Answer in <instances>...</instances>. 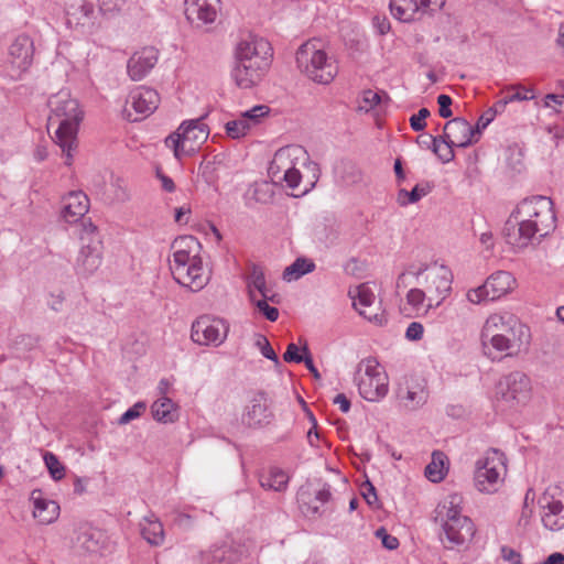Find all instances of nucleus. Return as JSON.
I'll use <instances>...</instances> for the list:
<instances>
[{
    "instance_id": "obj_1",
    "label": "nucleus",
    "mask_w": 564,
    "mask_h": 564,
    "mask_svg": "<svg viewBox=\"0 0 564 564\" xmlns=\"http://www.w3.org/2000/svg\"><path fill=\"white\" fill-rule=\"evenodd\" d=\"M454 274L451 268L440 262H413L398 275V290L412 286L405 294L404 312L409 316L424 317L438 308L452 294Z\"/></svg>"
},
{
    "instance_id": "obj_2",
    "label": "nucleus",
    "mask_w": 564,
    "mask_h": 564,
    "mask_svg": "<svg viewBox=\"0 0 564 564\" xmlns=\"http://www.w3.org/2000/svg\"><path fill=\"white\" fill-rule=\"evenodd\" d=\"M555 223L553 202L549 197L524 198L514 207L506 221V240L516 249H524L536 236L545 237L553 231Z\"/></svg>"
},
{
    "instance_id": "obj_3",
    "label": "nucleus",
    "mask_w": 564,
    "mask_h": 564,
    "mask_svg": "<svg viewBox=\"0 0 564 564\" xmlns=\"http://www.w3.org/2000/svg\"><path fill=\"white\" fill-rule=\"evenodd\" d=\"M235 56L231 76L238 87L247 89L265 76L272 64L273 50L265 39L249 34L237 44Z\"/></svg>"
},
{
    "instance_id": "obj_4",
    "label": "nucleus",
    "mask_w": 564,
    "mask_h": 564,
    "mask_svg": "<svg viewBox=\"0 0 564 564\" xmlns=\"http://www.w3.org/2000/svg\"><path fill=\"white\" fill-rule=\"evenodd\" d=\"M435 522L441 528V541L445 547L466 549L474 540L476 527L464 514V496L452 492L445 496L435 509Z\"/></svg>"
},
{
    "instance_id": "obj_5",
    "label": "nucleus",
    "mask_w": 564,
    "mask_h": 564,
    "mask_svg": "<svg viewBox=\"0 0 564 564\" xmlns=\"http://www.w3.org/2000/svg\"><path fill=\"white\" fill-rule=\"evenodd\" d=\"M51 115L48 126H57L54 141L66 158L65 164L70 165L77 148V132L83 119V111L76 99L66 90H61L48 99Z\"/></svg>"
},
{
    "instance_id": "obj_6",
    "label": "nucleus",
    "mask_w": 564,
    "mask_h": 564,
    "mask_svg": "<svg viewBox=\"0 0 564 564\" xmlns=\"http://www.w3.org/2000/svg\"><path fill=\"white\" fill-rule=\"evenodd\" d=\"M200 248L194 236H181L172 243L174 251L170 268L173 278L193 292L200 291L209 282V273L199 257Z\"/></svg>"
},
{
    "instance_id": "obj_7",
    "label": "nucleus",
    "mask_w": 564,
    "mask_h": 564,
    "mask_svg": "<svg viewBox=\"0 0 564 564\" xmlns=\"http://www.w3.org/2000/svg\"><path fill=\"white\" fill-rule=\"evenodd\" d=\"M481 340L486 347L489 343L498 351L527 350L531 340L530 328L519 321L494 313L489 315L481 330Z\"/></svg>"
},
{
    "instance_id": "obj_8",
    "label": "nucleus",
    "mask_w": 564,
    "mask_h": 564,
    "mask_svg": "<svg viewBox=\"0 0 564 564\" xmlns=\"http://www.w3.org/2000/svg\"><path fill=\"white\" fill-rule=\"evenodd\" d=\"M487 395L496 411L501 413L516 412L525 406L532 398L531 379L519 371L500 377Z\"/></svg>"
},
{
    "instance_id": "obj_9",
    "label": "nucleus",
    "mask_w": 564,
    "mask_h": 564,
    "mask_svg": "<svg viewBox=\"0 0 564 564\" xmlns=\"http://www.w3.org/2000/svg\"><path fill=\"white\" fill-rule=\"evenodd\" d=\"M507 463L505 454L498 449L486 451L475 462L473 482L475 489L484 495L496 494L505 482Z\"/></svg>"
},
{
    "instance_id": "obj_10",
    "label": "nucleus",
    "mask_w": 564,
    "mask_h": 564,
    "mask_svg": "<svg viewBox=\"0 0 564 564\" xmlns=\"http://www.w3.org/2000/svg\"><path fill=\"white\" fill-rule=\"evenodd\" d=\"M354 381L362 399L380 402L389 392V377L384 367L373 356H368L357 365Z\"/></svg>"
},
{
    "instance_id": "obj_11",
    "label": "nucleus",
    "mask_w": 564,
    "mask_h": 564,
    "mask_svg": "<svg viewBox=\"0 0 564 564\" xmlns=\"http://www.w3.org/2000/svg\"><path fill=\"white\" fill-rule=\"evenodd\" d=\"M209 129L204 122V117L185 120L165 139V145L173 150L175 159L193 155L199 147L208 139Z\"/></svg>"
},
{
    "instance_id": "obj_12",
    "label": "nucleus",
    "mask_w": 564,
    "mask_h": 564,
    "mask_svg": "<svg viewBox=\"0 0 564 564\" xmlns=\"http://www.w3.org/2000/svg\"><path fill=\"white\" fill-rule=\"evenodd\" d=\"M80 250L75 263L76 274L83 278L93 275L102 262V242L96 225L84 220L79 231Z\"/></svg>"
},
{
    "instance_id": "obj_13",
    "label": "nucleus",
    "mask_w": 564,
    "mask_h": 564,
    "mask_svg": "<svg viewBox=\"0 0 564 564\" xmlns=\"http://www.w3.org/2000/svg\"><path fill=\"white\" fill-rule=\"evenodd\" d=\"M517 288L518 281L511 272L498 270L488 275L482 284L468 289L465 297L473 305H482L508 296Z\"/></svg>"
},
{
    "instance_id": "obj_14",
    "label": "nucleus",
    "mask_w": 564,
    "mask_h": 564,
    "mask_svg": "<svg viewBox=\"0 0 564 564\" xmlns=\"http://www.w3.org/2000/svg\"><path fill=\"white\" fill-rule=\"evenodd\" d=\"M348 296L360 316L377 326L387 324L388 314L369 282L351 285L348 289Z\"/></svg>"
},
{
    "instance_id": "obj_15",
    "label": "nucleus",
    "mask_w": 564,
    "mask_h": 564,
    "mask_svg": "<svg viewBox=\"0 0 564 564\" xmlns=\"http://www.w3.org/2000/svg\"><path fill=\"white\" fill-rule=\"evenodd\" d=\"M540 517L543 527L552 532L564 529V488L549 486L539 498Z\"/></svg>"
},
{
    "instance_id": "obj_16",
    "label": "nucleus",
    "mask_w": 564,
    "mask_h": 564,
    "mask_svg": "<svg viewBox=\"0 0 564 564\" xmlns=\"http://www.w3.org/2000/svg\"><path fill=\"white\" fill-rule=\"evenodd\" d=\"M34 43L31 36L19 34L8 47L6 75L11 79H19L29 70L33 63Z\"/></svg>"
},
{
    "instance_id": "obj_17",
    "label": "nucleus",
    "mask_w": 564,
    "mask_h": 564,
    "mask_svg": "<svg viewBox=\"0 0 564 564\" xmlns=\"http://www.w3.org/2000/svg\"><path fill=\"white\" fill-rule=\"evenodd\" d=\"M304 151L299 145H288L279 149L270 163L269 174L272 177L281 178L279 176L282 173V178L285 181L288 187L294 189L301 182V173L295 167V160L303 154Z\"/></svg>"
},
{
    "instance_id": "obj_18",
    "label": "nucleus",
    "mask_w": 564,
    "mask_h": 564,
    "mask_svg": "<svg viewBox=\"0 0 564 564\" xmlns=\"http://www.w3.org/2000/svg\"><path fill=\"white\" fill-rule=\"evenodd\" d=\"M228 323L209 315L199 316L192 325L191 337L193 341L202 346H219L227 338Z\"/></svg>"
},
{
    "instance_id": "obj_19",
    "label": "nucleus",
    "mask_w": 564,
    "mask_h": 564,
    "mask_svg": "<svg viewBox=\"0 0 564 564\" xmlns=\"http://www.w3.org/2000/svg\"><path fill=\"white\" fill-rule=\"evenodd\" d=\"M159 104L160 96L156 90L140 86L130 91L123 113L129 121L135 122L150 116Z\"/></svg>"
},
{
    "instance_id": "obj_20",
    "label": "nucleus",
    "mask_w": 564,
    "mask_h": 564,
    "mask_svg": "<svg viewBox=\"0 0 564 564\" xmlns=\"http://www.w3.org/2000/svg\"><path fill=\"white\" fill-rule=\"evenodd\" d=\"M397 398L405 411L413 412L421 409L429 399L425 379L419 376H405L398 386Z\"/></svg>"
},
{
    "instance_id": "obj_21",
    "label": "nucleus",
    "mask_w": 564,
    "mask_h": 564,
    "mask_svg": "<svg viewBox=\"0 0 564 564\" xmlns=\"http://www.w3.org/2000/svg\"><path fill=\"white\" fill-rule=\"evenodd\" d=\"M159 61V51L153 46H145L135 51L127 62V74L133 82L145 78Z\"/></svg>"
},
{
    "instance_id": "obj_22",
    "label": "nucleus",
    "mask_w": 564,
    "mask_h": 564,
    "mask_svg": "<svg viewBox=\"0 0 564 564\" xmlns=\"http://www.w3.org/2000/svg\"><path fill=\"white\" fill-rule=\"evenodd\" d=\"M271 403L262 392L254 394L246 405L242 422L251 427L263 426L271 422Z\"/></svg>"
},
{
    "instance_id": "obj_23",
    "label": "nucleus",
    "mask_w": 564,
    "mask_h": 564,
    "mask_svg": "<svg viewBox=\"0 0 564 564\" xmlns=\"http://www.w3.org/2000/svg\"><path fill=\"white\" fill-rule=\"evenodd\" d=\"M29 501L32 506V516L39 524L47 525L58 519L61 510L58 503L46 498L42 490H32Z\"/></svg>"
},
{
    "instance_id": "obj_24",
    "label": "nucleus",
    "mask_w": 564,
    "mask_h": 564,
    "mask_svg": "<svg viewBox=\"0 0 564 564\" xmlns=\"http://www.w3.org/2000/svg\"><path fill=\"white\" fill-rule=\"evenodd\" d=\"M295 66L299 73L312 82L317 79V39L311 37L295 52Z\"/></svg>"
},
{
    "instance_id": "obj_25",
    "label": "nucleus",
    "mask_w": 564,
    "mask_h": 564,
    "mask_svg": "<svg viewBox=\"0 0 564 564\" xmlns=\"http://www.w3.org/2000/svg\"><path fill=\"white\" fill-rule=\"evenodd\" d=\"M220 0H185L186 19L196 25L213 23L218 14Z\"/></svg>"
},
{
    "instance_id": "obj_26",
    "label": "nucleus",
    "mask_w": 564,
    "mask_h": 564,
    "mask_svg": "<svg viewBox=\"0 0 564 564\" xmlns=\"http://www.w3.org/2000/svg\"><path fill=\"white\" fill-rule=\"evenodd\" d=\"M478 130L462 118H454L446 122L444 127V138L458 148H465L476 141Z\"/></svg>"
},
{
    "instance_id": "obj_27",
    "label": "nucleus",
    "mask_w": 564,
    "mask_h": 564,
    "mask_svg": "<svg viewBox=\"0 0 564 564\" xmlns=\"http://www.w3.org/2000/svg\"><path fill=\"white\" fill-rule=\"evenodd\" d=\"M62 218L66 223H76L89 210V198L83 191H72L63 198Z\"/></svg>"
},
{
    "instance_id": "obj_28",
    "label": "nucleus",
    "mask_w": 564,
    "mask_h": 564,
    "mask_svg": "<svg viewBox=\"0 0 564 564\" xmlns=\"http://www.w3.org/2000/svg\"><path fill=\"white\" fill-rule=\"evenodd\" d=\"M94 6L85 0H75L66 10V25L69 29H90L94 25Z\"/></svg>"
},
{
    "instance_id": "obj_29",
    "label": "nucleus",
    "mask_w": 564,
    "mask_h": 564,
    "mask_svg": "<svg viewBox=\"0 0 564 564\" xmlns=\"http://www.w3.org/2000/svg\"><path fill=\"white\" fill-rule=\"evenodd\" d=\"M246 284L250 300L258 299L257 294L270 299L272 303H279L280 296L267 286L263 269L260 265L252 264L246 276Z\"/></svg>"
},
{
    "instance_id": "obj_30",
    "label": "nucleus",
    "mask_w": 564,
    "mask_h": 564,
    "mask_svg": "<svg viewBox=\"0 0 564 564\" xmlns=\"http://www.w3.org/2000/svg\"><path fill=\"white\" fill-rule=\"evenodd\" d=\"M449 470V459L447 455L441 451H434L431 462L426 465L424 475L434 484H438L445 479Z\"/></svg>"
},
{
    "instance_id": "obj_31",
    "label": "nucleus",
    "mask_w": 564,
    "mask_h": 564,
    "mask_svg": "<svg viewBox=\"0 0 564 564\" xmlns=\"http://www.w3.org/2000/svg\"><path fill=\"white\" fill-rule=\"evenodd\" d=\"M392 15L401 22H412L422 15L419 0H390Z\"/></svg>"
},
{
    "instance_id": "obj_32",
    "label": "nucleus",
    "mask_w": 564,
    "mask_h": 564,
    "mask_svg": "<svg viewBox=\"0 0 564 564\" xmlns=\"http://www.w3.org/2000/svg\"><path fill=\"white\" fill-rule=\"evenodd\" d=\"M315 269L316 264L313 259L299 257L284 269L282 273V279L283 281L289 283L295 282L305 274L313 272Z\"/></svg>"
},
{
    "instance_id": "obj_33",
    "label": "nucleus",
    "mask_w": 564,
    "mask_h": 564,
    "mask_svg": "<svg viewBox=\"0 0 564 564\" xmlns=\"http://www.w3.org/2000/svg\"><path fill=\"white\" fill-rule=\"evenodd\" d=\"M143 538L152 545H160L164 541L163 524L154 516L143 518L140 523Z\"/></svg>"
},
{
    "instance_id": "obj_34",
    "label": "nucleus",
    "mask_w": 564,
    "mask_h": 564,
    "mask_svg": "<svg viewBox=\"0 0 564 564\" xmlns=\"http://www.w3.org/2000/svg\"><path fill=\"white\" fill-rule=\"evenodd\" d=\"M153 417L163 423H172L177 419V411L174 402L166 398L162 397L156 400L152 406Z\"/></svg>"
},
{
    "instance_id": "obj_35",
    "label": "nucleus",
    "mask_w": 564,
    "mask_h": 564,
    "mask_svg": "<svg viewBox=\"0 0 564 564\" xmlns=\"http://www.w3.org/2000/svg\"><path fill=\"white\" fill-rule=\"evenodd\" d=\"M260 485L262 488L274 491H282L286 488L289 476L279 468H271L268 474L260 476Z\"/></svg>"
},
{
    "instance_id": "obj_36",
    "label": "nucleus",
    "mask_w": 564,
    "mask_h": 564,
    "mask_svg": "<svg viewBox=\"0 0 564 564\" xmlns=\"http://www.w3.org/2000/svg\"><path fill=\"white\" fill-rule=\"evenodd\" d=\"M317 491L313 484L302 486L297 491V502L302 512L306 516L314 514L317 511L315 505Z\"/></svg>"
},
{
    "instance_id": "obj_37",
    "label": "nucleus",
    "mask_w": 564,
    "mask_h": 564,
    "mask_svg": "<svg viewBox=\"0 0 564 564\" xmlns=\"http://www.w3.org/2000/svg\"><path fill=\"white\" fill-rule=\"evenodd\" d=\"M432 191L429 183L416 184L412 191L400 189L397 195V203L404 207L410 204L417 203L421 198L425 197Z\"/></svg>"
},
{
    "instance_id": "obj_38",
    "label": "nucleus",
    "mask_w": 564,
    "mask_h": 564,
    "mask_svg": "<svg viewBox=\"0 0 564 564\" xmlns=\"http://www.w3.org/2000/svg\"><path fill=\"white\" fill-rule=\"evenodd\" d=\"M224 161L223 154H216L212 160H204L198 166V175L203 177V180L212 185L216 183L218 175L217 169Z\"/></svg>"
},
{
    "instance_id": "obj_39",
    "label": "nucleus",
    "mask_w": 564,
    "mask_h": 564,
    "mask_svg": "<svg viewBox=\"0 0 564 564\" xmlns=\"http://www.w3.org/2000/svg\"><path fill=\"white\" fill-rule=\"evenodd\" d=\"M338 66L334 58L319 51V84L327 85L334 80Z\"/></svg>"
},
{
    "instance_id": "obj_40",
    "label": "nucleus",
    "mask_w": 564,
    "mask_h": 564,
    "mask_svg": "<svg viewBox=\"0 0 564 564\" xmlns=\"http://www.w3.org/2000/svg\"><path fill=\"white\" fill-rule=\"evenodd\" d=\"M382 96L379 91L372 89H365L361 91L358 101L357 109L359 111L369 112L380 105Z\"/></svg>"
},
{
    "instance_id": "obj_41",
    "label": "nucleus",
    "mask_w": 564,
    "mask_h": 564,
    "mask_svg": "<svg viewBox=\"0 0 564 564\" xmlns=\"http://www.w3.org/2000/svg\"><path fill=\"white\" fill-rule=\"evenodd\" d=\"M43 459L50 473V476L55 481L62 480L65 477L66 467L54 453L46 452L43 456Z\"/></svg>"
},
{
    "instance_id": "obj_42",
    "label": "nucleus",
    "mask_w": 564,
    "mask_h": 564,
    "mask_svg": "<svg viewBox=\"0 0 564 564\" xmlns=\"http://www.w3.org/2000/svg\"><path fill=\"white\" fill-rule=\"evenodd\" d=\"M270 108L267 105H256L252 108L242 111L239 116L248 123L250 129L260 123L261 119L267 117Z\"/></svg>"
},
{
    "instance_id": "obj_43",
    "label": "nucleus",
    "mask_w": 564,
    "mask_h": 564,
    "mask_svg": "<svg viewBox=\"0 0 564 564\" xmlns=\"http://www.w3.org/2000/svg\"><path fill=\"white\" fill-rule=\"evenodd\" d=\"M507 95V101H523L531 100L534 98V90L532 88H525L521 85L508 86L503 89Z\"/></svg>"
},
{
    "instance_id": "obj_44",
    "label": "nucleus",
    "mask_w": 564,
    "mask_h": 564,
    "mask_svg": "<svg viewBox=\"0 0 564 564\" xmlns=\"http://www.w3.org/2000/svg\"><path fill=\"white\" fill-rule=\"evenodd\" d=\"M433 150L435 154L445 163L451 162L455 154L453 151L454 144H452L447 139L443 137V139H433Z\"/></svg>"
},
{
    "instance_id": "obj_45",
    "label": "nucleus",
    "mask_w": 564,
    "mask_h": 564,
    "mask_svg": "<svg viewBox=\"0 0 564 564\" xmlns=\"http://www.w3.org/2000/svg\"><path fill=\"white\" fill-rule=\"evenodd\" d=\"M226 133L232 139L245 137L251 129L246 121L238 116L225 124Z\"/></svg>"
},
{
    "instance_id": "obj_46",
    "label": "nucleus",
    "mask_w": 564,
    "mask_h": 564,
    "mask_svg": "<svg viewBox=\"0 0 564 564\" xmlns=\"http://www.w3.org/2000/svg\"><path fill=\"white\" fill-rule=\"evenodd\" d=\"M100 533L87 531L78 536L79 547L88 553H96L99 551Z\"/></svg>"
},
{
    "instance_id": "obj_47",
    "label": "nucleus",
    "mask_w": 564,
    "mask_h": 564,
    "mask_svg": "<svg viewBox=\"0 0 564 564\" xmlns=\"http://www.w3.org/2000/svg\"><path fill=\"white\" fill-rule=\"evenodd\" d=\"M269 302H271V300L263 296L252 300V303L258 308L259 313H261L268 321L275 322L279 317V311L276 307L271 306Z\"/></svg>"
},
{
    "instance_id": "obj_48",
    "label": "nucleus",
    "mask_w": 564,
    "mask_h": 564,
    "mask_svg": "<svg viewBox=\"0 0 564 564\" xmlns=\"http://www.w3.org/2000/svg\"><path fill=\"white\" fill-rule=\"evenodd\" d=\"M145 404L142 402L135 403L132 408L127 410L119 419V424L124 425L134 419H138L144 411Z\"/></svg>"
},
{
    "instance_id": "obj_49",
    "label": "nucleus",
    "mask_w": 564,
    "mask_h": 564,
    "mask_svg": "<svg viewBox=\"0 0 564 564\" xmlns=\"http://www.w3.org/2000/svg\"><path fill=\"white\" fill-rule=\"evenodd\" d=\"M283 358L286 362H305L307 368L317 377V369L314 366V360L312 355H283Z\"/></svg>"
},
{
    "instance_id": "obj_50",
    "label": "nucleus",
    "mask_w": 564,
    "mask_h": 564,
    "mask_svg": "<svg viewBox=\"0 0 564 564\" xmlns=\"http://www.w3.org/2000/svg\"><path fill=\"white\" fill-rule=\"evenodd\" d=\"M430 111L426 108H421L417 113L410 118V126L414 131H422L426 127V118Z\"/></svg>"
},
{
    "instance_id": "obj_51",
    "label": "nucleus",
    "mask_w": 564,
    "mask_h": 564,
    "mask_svg": "<svg viewBox=\"0 0 564 564\" xmlns=\"http://www.w3.org/2000/svg\"><path fill=\"white\" fill-rule=\"evenodd\" d=\"M99 10L104 14L120 11L126 4V0H98Z\"/></svg>"
},
{
    "instance_id": "obj_52",
    "label": "nucleus",
    "mask_w": 564,
    "mask_h": 564,
    "mask_svg": "<svg viewBox=\"0 0 564 564\" xmlns=\"http://www.w3.org/2000/svg\"><path fill=\"white\" fill-rule=\"evenodd\" d=\"M376 536L381 540L382 545L388 550H395L399 546V540L389 534L383 528L376 531Z\"/></svg>"
},
{
    "instance_id": "obj_53",
    "label": "nucleus",
    "mask_w": 564,
    "mask_h": 564,
    "mask_svg": "<svg viewBox=\"0 0 564 564\" xmlns=\"http://www.w3.org/2000/svg\"><path fill=\"white\" fill-rule=\"evenodd\" d=\"M224 557L225 550L219 547L202 553L203 564H219Z\"/></svg>"
},
{
    "instance_id": "obj_54",
    "label": "nucleus",
    "mask_w": 564,
    "mask_h": 564,
    "mask_svg": "<svg viewBox=\"0 0 564 564\" xmlns=\"http://www.w3.org/2000/svg\"><path fill=\"white\" fill-rule=\"evenodd\" d=\"M253 345L260 352H275L268 338L262 334L253 335Z\"/></svg>"
},
{
    "instance_id": "obj_55",
    "label": "nucleus",
    "mask_w": 564,
    "mask_h": 564,
    "mask_svg": "<svg viewBox=\"0 0 564 564\" xmlns=\"http://www.w3.org/2000/svg\"><path fill=\"white\" fill-rule=\"evenodd\" d=\"M437 104L440 106L438 112L442 118H449L452 116L451 105L452 98L448 95H440L437 97Z\"/></svg>"
},
{
    "instance_id": "obj_56",
    "label": "nucleus",
    "mask_w": 564,
    "mask_h": 564,
    "mask_svg": "<svg viewBox=\"0 0 564 564\" xmlns=\"http://www.w3.org/2000/svg\"><path fill=\"white\" fill-rule=\"evenodd\" d=\"M424 333V327L419 322H412L406 328L405 336L410 340H419L422 338Z\"/></svg>"
},
{
    "instance_id": "obj_57",
    "label": "nucleus",
    "mask_w": 564,
    "mask_h": 564,
    "mask_svg": "<svg viewBox=\"0 0 564 564\" xmlns=\"http://www.w3.org/2000/svg\"><path fill=\"white\" fill-rule=\"evenodd\" d=\"M299 400H300L301 404L303 405V409L306 412L310 421L313 423V426L307 432V438H308L310 444L314 445L313 436L317 437V423H316L315 416H314L313 412L307 408V405L304 402V400L301 399V398H299Z\"/></svg>"
},
{
    "instance_id": "obj_58",
    "label": "nucleus",
    "mask_w": 564,
    "mask_h": 564,
    "mask_svg": "<svg viewBox=\"0 0 564 564\" xmlns=\"http://www.w3.org/2000/svg\"><path fill=\"white\" fill-rule=\"evenodd\" d=\"M501 557L510 564H522L520 553L508 546L501 547Z\"/></svg>"
},
{
    "instance_id": "obj_59",
    "label": "nucleus",
    "mask_w": 564,
    "mask_h": 564,
    "mask_svg": "<svg viewBox=\"0 0 564 564\" xmlns=\"http://www.w3.org/2000/svg\"><path fill=\"white\" fill-rule=\"evenodd\" d=\"M564 104V95L549 94L544 98V107L557 110Z\"/></svg>"
},
{
    "instance_id": "obj_60",
    "label": "nucleus",
    "mask_w": 564,
    "mask_h": 564,
    "mask_svg": "<svg viewBox=\"0 0 564 564\" xmlns=\"http://www.w3.org/2000/svg\"><path fill=\"white\" fill-rule=\"evenodd\" d=\"M444 4L445 0H419V6L422 7V14L426 11L440 10Z\"/></svg>"
},
{
    "instance_id": "obj_61",
    "label": "nucleus",
    "mask_w": 564,
    "mask_h": 564,
    "mask_svg": "<svg viewBox=\"0 0 564 564\" xmlns=\"http://www.w3.org/2000/svg\"><path fill=\"white\" fill-rule=\"evenodd\" d=\"M156 176L161 181V186L165 192L173 193L175 191V184L170 176L162 173L159 169L156 170Z\"/></svg>"
},
{
    "instance_id": "obj_62",
    "label": "nucleus",
    "mask_w": 564,
    "mask_h": 564,
    "mask_svg": "<svg viewBox=\"0 0 564 564\" xmlns=\"http://www.w3.org/2000/svg\"><path fill=\"white\" fill-rule=\"evenodd\" d=\"M18 349L34 350L37 349V340L30 335L21 336V340L18 343Z\"/></svg>"
},
{
    "instance_id": "obj_63",
    "label": "nucleus",
    "mask_w": 564,
    "mask_h": 564,
    "mask_svg": "<svg viewBox=\"0 0 564 564\" xmlns=\"http://www.w3.org/2000/svg\"><path fill=\"white\" fill-rule=\"evenodd\" d=\"M373 25L380 34H387L390 31V22L386 17L376 15L373 18Z\"/></svg>"
},
{
    "instance_id": "obj_64",
    "label": "nucleus",
    "mask_w": 564,
    "mask_h": 564,
    "mask_svg": "<svg viewBox=\"0 0 564 564\" xmlns=\"http://www.w3.org/2000/svg\"><path fill=\"white\" fill-rule=\"evenodd\" d=\"M334 404H336L343 413H347L350 409V401L344 394L339 393L333 399Z\"/></svg>"
}]
</instances>
